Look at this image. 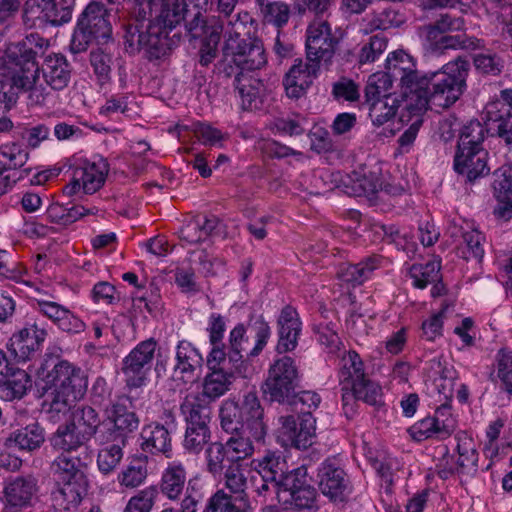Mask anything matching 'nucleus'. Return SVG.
<instances>
[{"label":"nucleus","instance_id":"49","mask_svg":"<svg viewBox=\"0 0 512 512\" xmlns=\"http://www.w3.org/2000/svg\"><path fill=\"white\" fill-rule=\"evenodd\" d=\"M256 4L265 22L271 23L278 28L287 24L290 17V8L285 2L256 0Z\"/></svg>","mask_w":512,"mask_h":512},{"label":"nucleus","instance_id":"46","mask_svg":"<svg viewBox=\"0 0 512 512\" xmlns=\"http://www.w3.org/2000/svg\"><path fill=\"white\" fill-rule=\"evenodd\" d=\"M321 178L331 183L328 190L337 188L353 197H361L364 194L365 188L361 187L360 172L354 171L351 174L343 175L340 172L325 171Z\"/></svg>","mask_w":512,"mask_h":512},{"label":"nucleus","instance_id":"38","mask_svg":"<svg viewBox=\"0 0 512 512\" xmlns=\"http://www.w3.org/2000/svg\"><path fill=\"white\" fill-rule=\"evenodd\" d=\"M31 386L30 375L25 370L14 367L0 382V398L4 401L21 399Z\"/></svg>","mask_w":512,"mask_h":512},{"label":"nucleus","instance_id":"33","mask_svg":"<svg viewBox=\"0 0 512 512\" xmlns=\"http://www.w3.org/2000/svg\"><path fill=\"white\" fill-rule=\"evenodd\" d=\"M463 30H465V20L463 17L450 13H441L434 22L420 26L417 33L422 43H435L434 40L441 35Z\"/></svg>","mask_w":512,"mask_h":512},{"label":"nucleus","instance_id":"61","mask_svg":"<svg viewBox=\"0 0 512 512\" xmlns=\"http://www.w3.org/2000/svg\"><path fill=\"white\" fill-rule=\"evenodd\" d=\"M153 8L157 10V0H137L133 8L131 18L124 25V30L131 26H137L138 30L146 28L153 20Z\"/></svg>","mask_w":512,"mask_h":512},{"label":"nucleus","instance_id":"6","mask_svg":"<svg viewBox=\"0 0 512 512\" xmlns=\"http://www.w3.org/2000/svg\"><path fill=\"white\" fill-rule=\"evenodd\" d=\"M40 370L47 390H53L78 400L85 395L88 378L80 367L67 360L47 356L41 364Z\"/></svg>","mask_w":512,"mask_h":512},{"label":"nucleus","instance_id":"63","mask_svg":"<svg viewBox=\"0 0 512 512\" xmlns=\"http://www.w3.org/2000/svg\"><path fill=\"white\" fill-rule=\"evenodd\" d=\"M0 155L8 159L7 171L22 168L29 160L30 154L27 148L18 142H8L0 146Z\"/></svg>","mask_w":512,"mask_h":512},{"label":"nucleus","instance_id":"12","mask_svg":"<svg viewBox=\"0 0 512 512\" xmlns=\"http://www.w3.org/2000/svg\"><path fill=\"white\" fill-rule=\"evenodd\" d=\"M156 346L152 338L142 341L123 359L122 373L128 387L139 388L145 384Z\"/></svg>","mask_w":512,"mask_h":512},{"label":"nucleus","instance_id":"57","mask_svg":"<svg viewBox=\"0 0 512 512\" xmlns=\"http://www.w3.org/2000/svg\"><path fill=\"white\" fill-rule=\"evenodd\" d=\"M230 460V455L224 443L213 442L205 451L206 470L214 478L220 477L225 471V459Z\"/></svg>","mask_w":512,"mask_h":512},{"label":"nucleus","instance_id":"31","mask_svg":"<svg viewBox=\"0 0 512 512\" xmlns=\"http://www.w3.org/2000/svg\"><path fill=\"white\" fill-rule=\"evenodd\" d=\"M76 177L82 181V189L86 194H93L105 183L109 171L107 160L99 157L93 161L84 162L75 168Z\"/></svg>","mask_w":512,"mask_h":512},{"label":"nucleus","instance_id":"7","mask_svg":"<svg viewBox=\"0 0 512 512\" xmlns=\"http://www.w3.org/2000/svg\"><path fill=\"white\" fill-rule=\"evenodd\" d=\"M108 13L105 6L99 2H91L82 12L73 32L70 49L73 53H81L87 50L93 40L110 38L112 28L107 19Z\"/></svg>","mask_w":512,"mask_h":512},{"label":"nucleus","instance_id":"9","mask_svg":"<svg viewBox=\"0 0 512 512\" xmlns=\"http://www.w3.org/2000/svg\"><path fill=\"white\" fill-rule=\"evenodd\" d=\"M299 379L300 375L294 359L289 356L277 358L268 369L262 386L263 394L271 402H287L293 396Z\"/></svg>","mask_w":512,"mask_h":512},{"label":"nucleus","instance_id":"44","mask_svg":"<svg viewBox=\"0 0 512 512\" xmlns=\"http://www.w3.org/2000/svg\"><path fill=\"white\" fill-rule=\"evenodd\" d=\"M252 465L259 477L280 482L284 476L287 465L285 460L277 453L268 451L261 459L253 460Z\"/></svg>","mask_w":512,"mask_h":512},{"label":"nucleus","instance_id":"24","mask_svg":"<svg viewBox=\"0 0 512 512\" xmlns=\"http://www.w3.org/2000/svg\"><path fill=\"white\" fill-rule=\"evenodd\" d=\"M233 85L241 99L244 110H253L261 104L264 84L256 72L239 71L233 74Z\"/></svg>","mask_w":512,"mask_h":512},{"label":"nucleus","instance_id":"42","mask_svg":"<svg viewBox=\"0 0 512 512\" xmlns=\"http://www.w3.org/2000/svg\"><path fill=\"white\" fill-rule=\"evenodd\" d=\"M379 266L378 258L369 257L357 264H347L340 267L338 277L352 286L361 285Z\"/></svg>","mask_w":512,"mask_h":512},{"label":"nucleus","instance_id":"51","mask_svg":"<svg viewBox=\"0 0 512 512\" xmlns=\"http://www.w3.org/2000/svg\"><path fill=\"white\" fill-rule=\"evenodd\" d=\"M76 401L78 399L66 397L64 394L51 390L43 403V410L52 422H59Z\"/></svg>","mask_w":512,"mask_h":512},{"label":"nucleus","instance_id":"25","mask_svg":"<svg viewBox=\"0 0 512 512\" xmlns=\"http://www.w3.org/2000/svg\"><path fill=\"white\" fill-rule=\"evenodd\" d=\"M279 340L277 351L285 353L293 351L301 333V321L297 311L291 306H285L277 320Z\"/></svg>","mask_w":512,"mask_h":512},{"label":"nucleus","instance_id":"37","mask_svg":"<svg viewBox=\"0 0 512 512\" xmlns=\"http://www.w3.org/2000/svg\"><path fill=\"white\" fill-rule=\"evenodd\" d=\"M494 195L498 201L495 214L504 219L512 216V168L508 167L496 173L493 183Z\"/></svg>","mask_w":512,"mask_h":512},{"label":"nucleus","instance_id":"17","mask_svg":"<svg viewBox=\"0 0 512 512\" xmlns=\"http://www.w3.org/2000/svg\"><path fill=\"white\" fill-rule=\"evenodd\" d=\"M319 69L320 66L316 62L307 59L304 62L302 59H296L283 80L287 96L295 99L303 96Z\"/></svg>","mask_w":512,"mask_h":512},{"label":"nucleus","instance_id":"52","mask_svg":"<svg viewBox=\"0 0 512 512\" xmlns=\"http://www.w3.org/2000/svg\"><path fill=\"white\" fill-rule=\"evenodd\" d=\"M484 241L485 237L480 231L470 229L458 243L459 253L465 260L481 261L484 256Z\"/></svg>","mask_w":512,"mask_h":512},{"label":"nucleus","instance_id":"55","mask_svg":"<svg viewBox=\"0 0 512 512\" xmlns=\"http://www.w3.org/2000/svg\"><path fill=\"white\" fill-rule=\"evenodd\" d=\"M186 31L192 38L209 37L211 32L216 28L224 29V24L220 23V19L211 17L207 19L199 10L193 14L192 18L184 21Z\"/></svg>","mask_w":512,"mask_h":512},{"label":"nucleus","instance_id":"27","mask_svg":"<svg viewBox=\"0 0 512 512\" xmlns=\"http://www.w3.org/2000/svg\"><path fill=\"white\" fill-rule=\"evenodd\" d=\"M35 308L45 317L50 319L59 329L68 333H80L85 324L66 307L47 300H37Z\"/></svg>","mask_w":512,"mask_h":512},{"label":"nucleus","instance_id":"64","mask_svg":"<svg viewBox=\"0 0 512 512\" xmlns=\"http://www.w3.org/2000/svg\"><path fill=\"white\" fill-rule=\"evenodd\" d=\"M388 40L383 35H373L364 43L358 54V62L363 65L376 61L386 50Z\"/></svg>","mask_w":512,"mask_h":512},{"label":"nucleus","instance_id":"60","mask_svg":"<svg viewBox=\"0 0 512 512\" xmlns=\"http://www.w3.org/2000/svg\"><path fill=\"white\" fill-rule=\"evenodd\" d=\"M248 329L255 338V345L249 352H247V356L256 357L266 346L271 336V329L262 316L251 318L248 322Z\"/></svg>","mask_w":512,"mask_h":512},{"label":"nucleus","instance_id":"48","mask_svg":"<svg viewBox=\"0 0 512 512\" xmlns=\"http://www.w3.org/2000/svg\"><path fill=\"white\" fill-rule=\"evenodd\" d=\"M489 129L479 120H471L463 126L457 149H484L483 142Z\"/></svg>","mask_w":512,"mask_h":512},{"label":"nucleus","instance_id":"4","mask_svg":"<svg viewBox=\"0 0 512 512\" xmlns=\"http://www.w3.org/2000/svg\"><path fill=\"white\" fill-rule=\"evenodd\" d=\"M49 42L38 33H31L5 49L4 64L10 71L14 85L32 89L39 80L37 57L48 48Z\"/></svg>","mask_w":512,"mask_h":512},{"label":"nucleus","instance_id":"11","mask_svg":"<svg viewBox=\"0 0 512 512\" xmlns=\"http://www.w3.org/2000/svg\"><path fill=\"white\" fill-rule=\"evenodd\" d=\"M140 420L135 412L130 411L121 402L114 403L106 410V417L102 420V435L105 444L118 442L126 445L130 434L138 429Z\"/></svg>","mask_w":512,"mask_h":512},{"label":"nucleus","instance_id":"1","mask_svg":"<svg viewBox=\"0 0 512 512\" xmlns=\"http://www.w3.org/2000/svg\"><path fill=\"white\" fill-rule=\"evenodd\" d=\"M386 69L390 80L401 86L405 109L419 115L428 108H449L459 100L466 89L470 63L459 56L438 71L420 73L412 57L399 50L388 55Z\"/></svg>","mask_w":512,"mask_h":512},{"label":"nucleus","instance_id":"30","mask_svg":"<svg viewBox=\"0 0 512 512\" xmlns=\"http://www.w3.org/2000/svg\"><path fill=\"white\" fill-rule=\"evenodd\" d=\"M203 358L198 350L188 341L182 340L176 347V364L174 375L184 382H193L195 371L202 366Z\"/></svg>","mask_w":512,"mask_h":512},{"label":"nucleus","instance_id":"23","mask_svg":"<svg viewBox=\"0 0 512 512\" xmlns=\"http://www.w3.org/2000/svg\"><path fill=\"white\" fill-rule=\"evenodd\" d=\"M357 400L372 406H381L383 404L381 386L367 376L358 382L351 391L342 393V404L346 415L354 413Z\"/></svg>","mask_w":512,"mask_h":512},{"label":"nucleus","instance_id":"3","mask_svg":"<svg viewBox=\"0 0 512 512\" xmlns=\"http://www.w3.org/2000/svg\"><path fill=\"white\" fill-rule=\"evenodd\" d=\"M220 426L228 434L248 431L256 442H264L268 425L264 419V408L256 393H247L241 403L227 399L219 410Z\"/></svg>","mask_w":512,"mask_h":512},{"label":"nucleus","instance_id":"50","mask_svg":"<svg viewBox=\"0 0 512 512\" xmlns=\"http://www.w3.org/2000/svg\"><path fill=\"white\" fill-rule=\"evenodd\" d=\"M248 431L231 434V437L224 443L230 455L232 463H239L254 453V445Z\"/></svg>","mask_w":512,"mask_h":512},{"label":"nucleus","instance_id":"41","mask_svg":"<svg viewBox=\"0 0 512 512\" xmlns=\"http://www.w3.org/2000/svg\"><path fill=\"white\" fill-rule=\"evenodd\" d=\"M234 379L235 376L232 371L210 370L204 378L203 391L199 394H203L212 403L230 390Z\"/></svg>","mask_w":512,"mask_h":512},{"label":"nucleus","instance_id":"32","mask_svg":"<svg viewBox=\"0 0 512 512\" xmlns=\"http://www.w3.org/2000/svg\"><path fill=\"white\" fill-rule=\"evenodd\" d=\"M187 7L185 0H157V10L152 21L169 32L185 21Z\"/></svg>","mask_w":512,"mask_h":512},{"label":"nucleus","instance_id":"56","mask_svg":"<svg viewBox=\"0 0 512 512\" xmlns=\"http://www.w3.org/2000/svg\"><path fill=\"white\" fill-rule=\"evenodd\" d=\"M409 275L413 279V285L416 288L424 289L428 284L441 279L440 264L436 261L413 264L409 270Z\"/></svg>","mask_w":512,"mask_h":512},{"label":"nucleus","instance_id":"29","mask_svg":"<svg viewBox=\"0 0 512 512\" xmlns=\"http://www.w3.org/2000/svg\"><path fill=\"white\" fill-rule=\"evenodd\" d=\"M180 411L186 425H209L211 421V402L199 392L188 393L180 405Z\"/></svg>","mask_w":512,"mask_h":512},{"label":"nucleus","instance_id":"45","mask_svg":"<svg viewBox=\"0 0 512 512\" xmlns=\"http://www.w3.org/2000/svg\"><path fill=\"white\" fill-rule=\"evenodd\" d=\"M224 487L230 492L229 494L233 495L235 499H238L241 502H247V488H248V478L245 475V470L242 465L239 463H231L226 467L225 471L222 473Z\"/></svg>","mask_w":512,"mask_h":512},{"label":"nucleus","instance_id":"58","mask_svg":"<svg viewBox=\"0 0 512 512\" xmlns=\"http://www.w3.org/2000/svg\"><path fill=\"white\" fill-rule=\"evenodd\" d=\"M112 443L113 444L100 449L97 455V466L99 471L103 474L113 472L124 456V446L118 442Z\"/></svg>","mask_w":512,"mask_h":512},{"label":"nucleus","instance_id":"2","mask_svg":"<svg viewBox=\"0 0 512 512\" xmlns=\"http://www.w3.org/2000/svg\"><path fill=\"white\" fill-rule=\"evenodd\" d=\"M249 21V13H240L228 24L223 59L219 62V69L226 77H232L239 71L255 72L267 63L262 42L242 37Z\"/></svg>","mask_w":512,"mask_h":512},{"label":"nucleus","instance_id":"19","mask_svg":"<svg viewBox=\"0 0 512 512\" xmlns=\"http://www.w3.org/2000/svg\"><path fill=\"white\" fill-rule=\"evenodd\" d=\"M187 477V466L183 462L179 460L168 462L156 486L158 494L161 493L169 501H178L187 488Z\"/></svg>","mask_w":512,"mask_h":512},{"label":"nucleus","instance_id":"16","mask_svg":"<svg viewBox=\"0 0 512 512\" xmlns=\"http://www.w3.org/2000/svg\"><path fill=\"white\" fill-rule=\"evenodd\" d=\"M502 101L490 103L486 107V126L492 134L512 145V89L502 91Z\"/></svg>","mask_w":512,"mask_h":512},{"label":"nucleus","instance_id":"13","mask_svg":"<svg viewBox=\"0 0 512 512\" xmlns=\"http://www.w3.org/2000/svg\"><path fill=\"white\" fill-rule=\"evenodd\" d=\"M317 478L321 493L330 501L342 503L351 493L349 478L335 458H327L320 464Z\"/></svg>","mask_w":512,"mask_h":512},{"label":"nucleus","instance_id":"22","mask_svg":"<svg viewBox=\"0 0 512 512\" xmlns=\"http://www.w3.org/2000/svg\"><path fill=\"white\" fill-rule=\"evenodd\" d=\"M488 152L485 149H457L454 157V168L464 175L468 181L473 182L477 178L489 174L487 165Z\"/></svg>","mask_w":512,"mask_h":512},{"label":"nucleus","instance_id":"59","mask_svg":"<svg viewBox=\"0 0 512 512\" xmlns=\"http://www.w3.org/2000/svg\"><path fill=\"white\" fill-rule=\"evenodd\" d=\"M157 498V487L155 485L148 486L128 500L123 512H151Z\"/></svg>","mask_w":512,"mask_h":512},{"label":"nucleus","instance_id":"54","mask_svg":"<svg viewBox=\"0 0 512 512\" xmlns=\"http://www.w3.org/2000/svg\"><path fill=\"white\" fill-rule=\"evenodd\" d=\"M210 438L209 425H186L183 447L189 453L199 454L209 443Z\"/></svg>","mask_w":512,"mask_h":512},{"label":"nucleus","instance_id":"35","mask_svg":"<svg viewBox=\"0 0 512 512\" xmlns=\"http://www.w3.org/2000/svg\"><path fill=\"white\" fill-rule=\"evenodd\" d=\"M49 444L52 450L58 454H74L84 447L87 442L77 431L74 424L66 422L60 424L50 436Z\"/></svg>","mask_w":512,"mask_h":512},{"label":"nucleus","instance_id":"26","mask_svg":"<svg viewBox=\"0 0 512 512\" xmlns=\"http://www.w3.org/2000/svg\"><path fill=\"white\" fill-rule=\"evenodd\" d=\"M40 71H42L46 84L53 90H63L71 80V65L60 53H51L45 56Z\"/></svg>","mask_w":512,"mask_h":512},{"label":"nucleus","instance_id":"62","mask_svg":"<svg viewBox=\"0 0 512 512\" xmlns=\"http://www.w3.org/2000/svg\"><path fill=\"white\" fill-rule=\"evenodd\" d=\"M236 501L239 500L233 495L219 489L207 500L203 512H245L236 505Z\"/></svg>","mask_w":512,"mask_h":512},{"label":"nucleus","instance_id":"43","mask_svg":"<svg viewBox=\"0 0 512 512\" xmlns=\"http://www.w3.org/2000/svg\"><path fill=\"white\" fill-rule=\"evenodd\" d=\"M9 440L20 450L32 452L44 443L45 431L35 422L14 431Z\"/></svg>","mask_w":512,"mask_h":512},{"label":"nucleus","instance_id":"40","mask_svg":"<svg viewBox=\"0 0 512 512\" xmlns=\"http://www.w3.org/2000/svg\"><path fill=\"white\" fill-rule=\"evenodd\" d=\"M148 461V455L134 456L118 474L119 485L127 489H135L144 484L148 476Z\"/></svg>","mask_w":512,"mask_h":512},{"label":"nucleus","instance_id":"5","mask_svg":"<svg viewBox=\"0 0 512 512\" xmlns=\"http://www.w3.org/2000/svg\"><path fill=\"white\" fill-rule=\"evenodd\" d=\"M86 468L87 463L74 454H58L51 462L52 474L62 483L56 498L62 500L65 509L77 506L86 494Z\"/></svg>","mask_w":512,"mask_h":512},{"label":"nucleus","instance_id":"18","mask_svg":"<svg viewBox=\"0 0 512 512\" xmlns=\"http://www.w3.org/2000/svg\"><path fill=\"white\" fill-rule=\"evenodd\" d=\"M46 336V329L34 322L11 337L10 350L19 360H29L40 350Z\"/></svg>","mask_w":512,"mask_h":512},{"label":"nucleus","instance_id":"28","mask_svg":"<svg viewBox=\"0 0 512 512\" xmlns=\"http://www.w3.org/2000/svg\"><path fill=\"white\" fill-rule=\"evenodd\" d=\"M337 376L342 393L351 391L358 382L367 377L364 363L356 351L349 350L340 357Z\"/></svg>","mask_w":512,"mask_h":512},{"label":"nucleus","instance_id":"20","mask_svg":"<svg viewBox=\"0 0 512 512\" xmlns=\"http://www.w3.org/2000/svg\"><path fill=\"white\" fill-rule=\"evenodd\" d=\"M38 479L32 475H19L9 479L4 485V499L8 506L23 508L31 505L38 492Z\"/></svg>","mask_w":512,"mask_h":512},{"label":"nucleus","instance_id":"53","mask_svg":"<svg viewBox=\"0 0 512 512\" xmlns=\"http://www.w3.org/2000/svg\"><path fill=\"white\" fill-rule=\"evenodd\" d=\"M298 512H317V491L313 486H306L289 493V498L284 500Z\"/></svg>","mask_w":512,"mask_h":512},{"label":"nucleus","instance_id":"39","mask_svg":"<svg viewBox=\"0 0 512 512\" xmlns=\"http://www.w3.org/2000/svg\"><path fill=\"white\" fill-rule=\"evenodd\" d=\"M455 439L457 441L458 458L456 461L459 467V475H475L478 466V452L475 441L465 432H459Z\"/></svg>","mask_w":512,"mask_h":512},{"label":"nucleus","instance_id":"15","mask_svg":"<svg viewBox=\"0 0 512 512\" xmlns=\"http://www.w3.org/2000/svg\"><path fill=\"white\" fill-rule=\"evenodd\" d=\"M74 5L75 0H27L24 12L27 16L60 26L71 20Z\"/></svg>","mask_w":512,"mask_h":512},{"label":"nucleus","instance_id":"47","mask_svg":"<svg viewBox=\"0 0 512 512\" xmlns=\"http://www.w3.org/2000/svg\"><path fill=\"white\" fill-rule=\"evenodd\" d=\"M401 101L393 94H384L381 100L367 104L373 125L380 127L391 120L400 107Z\"/></svg>","mask_w":512,"mask_h":512},{"label":"nucleus","instance_id":"36","mask_svg":"<svg viewBox=\"0 0 512 512\" xmlns=\"http://www.w3.org/2000/svg\"><path fill=\"white\" fill-rule=\"evenodd\" d=\"M434 42H424L425 50L434 55H442L445 50L466 49L476 50L484 46L483 41L476 37H468L466 35H450L444 34L437 37Z\"/></svg>","mask_w":512,"mask_h":512},{"label":"nucleus","instance_id":"34","mask_svg":"<svg viewBox=\"0 0 512 512\" xmlns=\"http://www.w3.org/2000/svg\"><path fill=\"white\" fill-rule=\"evenodd\" d=\"M74 424L77 431L88 443L92 437L96 442L104 445L105 442L101 438L102 435V420L99 418L97 411L91 406L79 407L73 414V419L68 422Z\"/></svg>","mask_w":512,"mask_h":512},{"label":"nucleus","instance_id":"8","mask_svg":"<svg viewBox=\"0 0 512 512\" xmlns=\"http://www.w3.org/2000/svg\"><path fill=\"white\" fill-rule=\"evenodd\" d=\"M168 33L152 20L141 30L131 26L123 34L124 49L130 55L143 53L150 61L161 59L171 50Z\"/></svg>","mask_w":512,"mask_h":512},{"label":"nucleus","instance_id":"14","mask_svg":"<svg viewBox=\"0 0 512 512\" xmlns=\"http://www.w3.org/2000/svg\"><path fill=\"white\" fill-rule=\"evenodd\" d=\"M169 416L173 418L172 414ZM174 419L171 423L162 424L157 421L145 424L139 435L140 449L146 453L145 455H163L170 458L172 454V437Z\"/></svg>","mask_w":512,"mask_h":512},{"label":"nucleus","instance_id":"21","mask_svg":"<svg viewBox=\"0 0 512 512\" xmlns=\"http://www.w3.org/2000/svg\"><path fill=\"white\" fill-rule=\"evenodd\" d=\"M281 432L287 437L291 445L298 449H306L312 445L315 437V418L310 412H304L299 416V432L295 434V417L281 416L279 418Z\"/></svg>","mask_w":512,"mask_h":512},{"label":"nucleus","instance_id":"10","mask_svg":"<svg viewBox=\"0 0 512 512\" xmlns=\"http://www.w3.org/2000/svg\"><path fill=\"white\" fill-rule=\"evenodd\" d=\"M339 41L340 37L332 31L327 20L315 19L306 30L307 60L316 62L319 66L321 62L330 63Z\"/></svg>","mask_w":512,"mask_h":512}]
</instances>
